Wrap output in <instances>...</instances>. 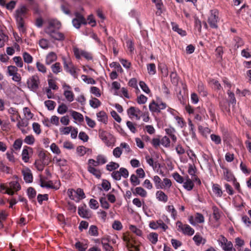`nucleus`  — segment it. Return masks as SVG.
<instances>
[{
    "label": "nucleus",
    "instance_id": "f257e3e1",
    "mask_svg": "<svg viewBox=\"0 0 251 251\" xmlns=\"http://www.w3.org/2000/svg\"><path fill=\"white\" fill-rule=\"evenodd\" d=\"M61 26L59 21L56 19H50L48 25L45 28V32L52 40L62 41L65 39L64 33L58 31Z\"/></svg>",
    "mask_w": 251,
    "mask_h": 251
},
{
    "label": "nucleus",
    "instance_id": "f03ea898",
    "mask_svg": "<svg viewBox=\"0 0 251 251\" xmlns=\"http://www.w3.org/2000/svg\"><path fill=\"white\" fill-rule=\"evenodd\" d=\"M62 59L66 71L69 73L74 78H77L76 68L73 65L71 58L69 56H62Z\"/></svg>",
    "mask_w": 251,
    "mask_h": 251
},
{
    "label": "nucleus",
    "instance_id": "7ed1b4c3",
    "mask_svg": "<svg viewBox=\"0 0 251 251\" xmlns=\"http://www.w3.org/2000/svg\"><path fill=\"white\" fill-rule=\"evenodd\" d=\"M67 195L71 200L77 202L85 198L83 190L80 188H77L76 190L69 189Z\"/></svg>",
    "mask_w": 251,
    "mask_h": 251
},
{
    "label": "nucleus",
    "instance_id": "20e7f679",
    "mask_svg": "<svg viewBox=\"0 0 251 251\" xmlns=\"http://www.w3.org/2000/svg\"><path fill=\"white\" fill-rule=\"evenodd\" d=\"M99 137L107 147H113L114 146L116 139L114 136L105 131H101L99 133Z\"/></svg>",
    "mask_w": 251,
    "mask_h": 251
},
{
    "label": "nucleus",
    "instance_id": "39448f33",
    "mask_svg": "<svg viewBox=\"0 0 251 251\" xmlns=\"http://www.w3.org/2000/svg\"><path fill=\"white\" fill-rule=\"evenodd\" d=\"M176 226L177 230L185 235L190 236L194 234L195 230L193 228L187 224H183L181 221H178Z\"/></svg>",
    "mask_w": 251,
    "mask_h": 251
},
{
    "label": "nucleus",
    "instance_id": "423d86ee",
    "mask_svg": "<svg viewBox=\"0 0 251 251\" xmlns=\"http://www.w3.org/2000/svg\"><path fill=\"white\" fill-rule=\"evenodd\" d=\"M8 186V190H7L6 194L9 195H13L16 192L21 189V186L19 183V178L16 176L14 179L9 183Z\"/></svg>",
    "mask_w": 251,
    "mask_h": 251
},
{
    "label": "nucleus",
    "instance_id": "0eeeda50",
    "mask_svg": "<svg viewBox=\"0 0 251 251\" xmlns=\"http://www.w3.org/2000/svg\"><path fill=\"white\" fill-rule=\"evenodd\" d=\"M217 241L219 246L224 251H232L233 250V244L232 242L228 241L225 237L223 235L220 236ZM235 251V250L234 249Z\"/></svg>",
    "mask_w": 251,
    "mask_h": 251
},
{
    "label": "nucleus",
    "instance_id": "6e6552de",
    "mask_svg": "<svg viewBox=\"0 0 251 251\" xmlns=\"http://www.w3.org/2000/svg\"><path fill=\"white\" fill-rule=\"evenodd\" d=\"M219 21V12L216 10H211L208 19V23L210 27L213 28L218 27L217 23Z\"/></svg>",
    "mask_w": 251,
    "mask_h": 251
},
{
    "label": "nucleus",
    "instance_id": "1a4fd4ad",
    "mask_svg": "<svg viewBox=\"0 0 251 251\" xmlns=\"http://www.w3.org/2000/svg\"><path fill=\"white\" fill-rule=\"evenodd\" d=\"M73 52L75 57L79 59L83 57L88 60H91L93 59L92 54L85 50H80L77 47L73 48Z\"/></svg>",
    "mask_w": 251,
    "mask_h": 251
},
{
    "label": "nucleus",
    "instance_id": "9d476101",
    "mask_svg": "<svg viewBox=\"0 0 251 251\" xmlns=\"http://www.w3.org/2000/svg\"><path fill=\"white\" fill-rule=\"evenodd\" d=\"M39 83V78L37 75H32L27 81L28 88L34 92L38 89Z\"/></svg>",
    "mask_w": 251,
    "mask_h": 251
},
{
    "label": "nucleus",
    "instance_id": "9b49d317",
    "mask_svg": "<svg viewBox=\"0 0 251 251\" xmlns=\"http://www.w3.org/2000/svg\"><path fill=\"white\" fill-rule=\"evenodd\" d=\"M149 226L151 229L156 230L161 228L164 231H165L168 228V226L161 219L151 221L149 223Z\"/></svg>",
    "mask_w": 251,
    "mask_h": 251
},
{
    "label": "nucleus",
    "instance_id": "f8f14e48",
    "mask_svg": "<svg viewBox=\"0 0 251 251\" xmlns=\"http://www.w3.org/2000/svg\"><path fill=\"white\" fill-rule=\"evenodd\" d=\"M64 90L63 95L69 102H72L74 100L75 95L71 90L72 88L70 86L66 84H64L62 86Z\"/></svg>",
    "mask_w": 251,
    "mask_h": 251
},
{
    "label": "nucleus",
    "instance_id": "ddd939ff",
    "mask_svg": "<svg viewBox=\"0 0 251 251\" xmlns=\"http://www.w3.org/2000/svg\"><path fill=\"white\" fill-rule=\"evenodd\" d=\"M127 113L130 119L134 118L139 120L140 119L142 112L138 108L131 106L127 109Z\"/></svg>",
    "mask_w": 251,
    "mask_h": 251
},
{
    "label": "nucleus",
    "instance_id": "4468645a",
    "mask_svg": "<svg viewBox=\"0 0 251 251\" xmlns=\"http://www.w3.org/2000/svg\"><path fill=\"white\" fill-rule=\"evenodd\" d=\"M221 168L223 171L222 174V180H224L228 182H231L235 180V178L231 171L224 166H222Z\"/></svg>",
    "mask_w": 251,
    "mask_h": 251
},
{
    "label": "nucleus",
    "instance_id": "2eb2a0df",
    "mask_svg": "<svg viewBox=\"0 0 251 251\" xmlns=\"http://www.w3.org/2000/svg\"><path fill=\"white\" fill-rule=\"evenodd\" d=\"M72 23L74 27L78 29L81 25H86L87 23L82 15L76 13L75 18L73 20Z\"/></svg>",
    "mask_w": 251,
    "mask_h": 251
},
{
    "label": "nucleus",
    "instance_id": "dca6fc26",
    "mask_svg": "<svg viewBox=\"0 0 251 251\" xmlns=\"http://www.w3.org/2000/svg\"><path fill=\"white\" fill-rule=\"evenodd\" d=\"M78 215L83 218H89L91 217L90 211L87 209L86 205L79 206L78 208Z\"/></svg>",
    "mask_w": 251,
    "mask_h": 251
},
{
    "label": "nucleus",
    "instance_id": "f3484780",
    "mask_svg": "<svg viewBox=\"0 0 251 251\" xmlns=\"http://www.w3.org/2000/svg\"><path fill=\"white\" fill-rule=\"evenodd\" d=\"M27 12V8L24 5L18 8L15 11V17L16 19H24Z\"/></svg>",
    "mask_w": 251,
    "mask_h": 251
},
{
    "label": "nucleus",
    "instance_id": "a211bd4d",
    "mask_svg": "<svg viewBox=\"0 0 251 251\" xmlns=\"http://www.w3.org/2000/svg\"><path fill=\"white\" fill-rule=\"evenodd\" d=\"M22 174L25 181L27 183H30L32 181L33 176L31 170L28 168H25L22 170Z\"/></svg>",
    "mask_w": 251,
    "mask_h": 251
},
{
    "label": "nucleus",
    "instance_id": "6ab92c4d",
    "mask_svg": "<svg viewBox=\"0 0 251 251\" xmlns=\"http://www.w3.org/2000/svg\"><path fill=\"white\" fill-rule=\"evenodd\" d=\"M97 120L106 125L108 123V116L104 111H100L96 114Z\"/></svg>",
    "mask_w": 251,
    "mask_h": 251
},
{
    "label": "nucleus",
    "instance_id": "aec40b11",
    "mask_svg": "<svg viewBox=\"0 0 251 251\" xmlns=\"http://www.w3.org/2000/svg\"><path fill=\"white\" fill-rule=\"evenodd\" d=\"M212 190L215 196L218 198L222 197L223 191L221 186L217 184L214 183L212 185Z\"/></svg>",
    "mask_w": 251,
    "mask_h": 251
},
{
    "label": "nucleus",
    "instance_id": "412c9836",
    "mask_svg": "<svg viewBox=\"0 0 251 251\" xmlns=\"http://www.w3.org/2000/svg\"><path fill=\"white\" fill-rule=\"evenodd\" d=\"M123 240L126 243L128 248L134 247V241L132 236L129 234H125L123 235Z\"/></svg>",
    "mask_w": 251,
    "mask_h": 251
},
{
    "label": "nucleus",
    "instance_id": "4be33fe9",
    "mask_svg": "<svg viewBox=\"0 0 251 251\" xmlns=\"http://www.w3.org/2000/svg\"><path fill=\"white\" fill-rule=\"evenodd\" d=\"M156 199L159 201L164 203L166 202L168 200V197L164 192L162 191H157L155 194Z\"/></svg>",
    "mask_w": 251,
    "mask_h": 251
},
{
    "label": "nucleus",
    "instance_id": "5701e85b",
    "mask_svg": "<svg viewBox=\"0 0 251 251\" xmlns=\"http://www.w3.org/2000/svg\"><path fill=\"white\" fill-rule=\"evenodd\" d=\"M29 150L32 151V149L31 148L27 146H25L22 151V158L23 161L25 163H27L29 161Z\"/></svg>",
    "mask_w": 251,
    "mask_h": 251
},
{
    "label": "nucleus",
    "instance_id": "b1692460",
    "mask_svg": "<svg viewBox=\"0 0 251 251\" xmlns=\"http://www.w3.org/2000/svg\"><path fill=\"white\" fill-rule=\"evenodd\" d=\"M133 193L134 195H138L142 198H146L148 195L147 191L142 187H136L133 192Z\"/></svg>",
    "mask_w": 251,
    "mask_h": 251
},
{
    "label": "nucleus",
    "instance_id": "393cba45",
    "mask_svg": "<svg viewBox=\"0 0 251 251\" xmlns=\"http://www.w3.org/2000/svg\"><path fill=\"white\" fill-rule=\"evenodd\" d=\"M40 186L43 188L58 189V187L54 186L51 181H47L43 178L40 179Z\"/></svg>",
    "mask_w": 251,
    "mask_h": 251
},
{
    "label": "nucleus",
    "instance_id": "a878e982",
    "mask_svg": "<svg viewBox=\"0 0 251 251\" xmlns=\"http://www.w3.org/2000/svg\"><path fill=\"white\" fill-rule=\"evenodd\" d=\"M148 240L153 245H155L158 240V234L156 232H151L147 235Z\"/></svg>",
    "mask_w": 251,
    "mask_h": 251
},
{
    "label": "nucleus",
    "instance_id": "bb28decb",
    "mask_svg": "<svg viewBox=\"0 0 251 251\" xmlns=\"http://www.w3.org/2000/svg\"><path fill=\"white\" fill-rule=\"evenodd\" d=\"M171 25L172 27V29L176 32L178 34H179L181 36H185L186 35V32L185 30H183L182 28L179 27L177 24H176L175 22L171 23Z\"/></svg>",
    "mask_w": 251,
    "mask_h": 251
},
{
    "label": "nucleus",
    "instance_id": "cd10ccee",
    "mask_svg": "<svg viewBox=\"0 0 251 251\" xmlns=\"http://www.w3.org/2000/svg\"><path fill=\"white\" fill-rule=\"evenodd\" d=\"M165 209L166 211L171 214V217L176 220L177 217V211L173 205H168L166 206Z\"/></svg>",
    "mask_w": 251,
    "mask_h": 251
},
{
    "label": "nucleus",
    "instance_id": "c85d7f7f",
    "mask_svg": "<svg viewBox=\"0 0 251 251\" xmlns=\"http://www.w3.org/2000/svg\"><path fill=\"white\" fill-rule=\"evenodd\" d=\"M57 59V55L55 53L50 52L49 53L46 58V63L50 65Z\"/></svg>",
    "mask_w": 251,
    "mask_h": 251
},
{
    "label": "nucleus",
    "instance_id": "c756f323",
    "mask_svg": "<svg viewBox=\"0 0 251 251\" xmlns=\"http://www.w3.org/2000/svg\"><path fill=\"white\" fill-rule=\"evenodd\" d=\"M183 186L185 189L190 191L193 188L194 183L188 177H186L183 181Z\"/></svg>",
    "mask_w": 251,
    "mask_h": 251
},
{
    "label": "nucleus",
    "instance_id": "7c9ffc66",
    "mask_svg": "<svg viewBox=\"0 0 251 251\" xmlns=\"http://www.w3.org/2000/svg\"><path fill=\"white\" fill-rule=\"evenodd\" d=\"M188 128L190 132V134L191 135L192 138L196 137V130L194 124L190 119H188Z\"/></svg>",
    "mask_w": 251,
    "mask_h": 251
},
{
    "label": "nucleus",
    "instance_id": "2f4dec72",
    "mask_svg": "<svg viewBox=\"0 0 251 251\" xmlns=\"http://www.w3.org/2000/svg\"><path fill=\"white\" fill-rule=\"evenodd\" d=\"M194 241L197 246L204 244L206 240L199 234H196L193 238Z\"/></svg>",
    "mask_w": 251,
    "mask_h": 251
},
{
    "label": "nucleus",
    "instance_id": "473e14b6",
    "mask_svg": "<svg viewBox=\"0 0 251 251\" xmlns=\"http://www.w3.org/2000/svg\"><path fill=\"white\" fill-rule=\"evenodd\" d=\"M172 183L171 180L167 178H165L163 179V181L162 182L161 187L160 189H169L172 186Z\"/></svg>",
    "mask_w": 251,
    "mask_h": 251
},
{
    "label": "nucleus",
    "instance_id": "72a5a7b5",
    "mask_svg": "<svg viewBox=\"0 0 251 251\" xmlns=\"http://www.w3.org/2000/svg\"><path fill=\"white\" fill-rule=\"evenodd\" d=\"M71 116L76 121L81 122L83 120V115L76 111L72 110L71 111Z\"/></svg>",
    "mask_w": 251,
    "mask_h": 251
},
{
    "label": "nucleus",
    "instance_id": "f704fd0d",
    "mask_svg": "<svg viewBox=\"0 0 251 251\" xmlns=\"http://www.w3.org/2000/svg\"><path fill=\"white\" fill-rule=\"evenodd\" d=\"M88 171L94 175L96 177L99 178L101 176L100 171L94 167H87Z\"/></svg>",
    "mask_w": 251,
    "mask_h": 251
},
{
    "label": "nucleus",
    "instance_id": "c9c22d12",
    "mask_svg": "<svg viewBox=\"0 0 251 251\" xmlns=\"http://www.w3.org/2000/svg\"><path fill=\"white\" fill-rule=\"evenodd\" d=\"M152 1L155 4L157 11L156 12V15H160L162 13V8L163 3L161 0H152Z\"/></svg>",
    "mask_w": 251,
    "mask_h": 251
},
{
    "label": "nucleus",
    "instance_id": "e433bc0d",
    "mask_svg": "<svg viewBox=\"0 0 251 251\" xmlns=\"http://www.w3.org/2000/svg\"><path fill=\"white\" fill-rule=\"evenodd\" d=\"M89 104L93 108H97L100 104V101L96 98H92L89 100Z\"/></svg>",
    "mask_w": 251,
    "mask_h": 251
},
{
    "label": "nucleus",
    "instance_id": "4c0bfd02",
    "mask_svg": "<svg viewBox=\"0 0 251 251\" xmlns=\"http://www.w3.org/2000/svg\"><path fill=\"white\" fill-rule=\"evenodd\" d=\"M2 27L0 25V48L4 46L5 42L7 40L8 37L2 32Z\"/></svg>",
    "mask_w": 251,
    "mask_h": 251
},
{
    "label": "nucleus",
    "instance_id": "58836bf2",
    "mask_svg": "<svg viewBox=\"0 0 251 251\" xmlns=\"http://www.w3.org/2000/svg\"><path fill=\"white\" fill-rule=\"evenodd\" d=\"M18 28L20 32L24 33L25 29V22L24 19H16Z\"/></svg>",
    "mask_w": 251,
    "mask_h": 251
},
{
    "label": "nucleus",
    "instance_id": "ea45409f",
    "mask_svg": "<svg viewBox=\"0 0 251 251\" xmlns=\"http://www.w3.org/2000/svg\"><path fill=\"white\" fill-rule=\"evenodd\" d=\"M24 143L28 145H32L34 144L35 139L33 135H28L25 137L24 140Z\"/></svg>",
    "mask_w": 251,
    "mask_h": 251
},
{
    "label": "nucleus",
    "instance_id": "a19ab883",
    "mask_svg": "<svg viewBox=\"0 0 251 251\" xmlns=\"http://www.w3.org/2000/svg\"><path fill=\"white\" fill-rule=\"evenodd\" d=\"M75 248L79 251H85L88 248L87 244L78 241L75 244Z\"/></svg>",
    "mask_w": 251,
    "mask_h": 251
},
{
    "label": "nucleus",
    "instance_id": "79ce46f5",
    "mask_svg": "<svg viewBox=\"0 0 251 251\" xmlns=\"http://www.w3.org/2000/svg\"><path fill=\"white\" fill-rule=\"evenodd\" d=\"M176 122V126L182 128L185 126V122L183 118L178 115L175 119Z\"/></svg>",
    "mask_w": 251,
    "mask_h": 251
},
{
    "label": "nucleus",
    "instance_id": "37998d69",
    "mask_svg": "<svg viewBox=\"0 0 251 251\" xmlns=\"http://www.w3.org/2000/svg\"><path fill=\"white\" fill-rule=\"evenodd\" d=\"M198 91L201 96H205L207 95V92L205 90L204 85L201 82H200L198 83Z\"/></svg>",
    "mask_w": 251,
    "mask_h": 251
},
{
    "label": "nucleus",
    "instance_id": "c03bdc74",
    "mask_svg": "<svg viewBox=\"0 0 251 251\" xmlns=\"http://www.w3.org/2000/svg\"><path fill=\"white\" fill-rule=\"evenodd\" d=\"M101 244L104 251H114L113 247L107 243V241L105 239H102Z\"/></svg>",
    "mask_w": 251,
    "mask_h": 251
},
{
    "label": "nucleus",
    "instance_id": "a18cd8bd",
    "mask_svg": "<svg viewBox=\"0 0 251 251\" xmlns=\"http://www.w3.org/2000/svg\"><path fill=\"white\" fill-rule=\"evenodd\" d=\"M119 164L117 163L114 162H110L106 166L107 170L109 171H112L118 168Z\"/></svg>",
    "mask_w": 251,
    "mask_h": 251
},
{
    "label": "nucleus",
    "instance_id": "49530a36",
    "mask_svg": "<svg viewBox=\"0 0 251 251\" xmlns=\"http://www.w3.org/2000/svg\"><path fill=\"white\" fill-rule=\"evenodd\" d=\"M22 144L23 140L20 138L17 139L14 142L13 145V149L15 151H19L22 147Z\"/></svg>",
    "mask_w": 251,
    "mask_h": 251
},
{
    "label": "nucleus",
    "instance_id": "de8ad7c7",
    "mask_svg": "<svg viewBox=\"0 0 251 251\" xmlns=\"http://www.w3.org/2000/svg\"><path fill=\"white\" fill-rule=\"evenodd\" d=\"M96 160L99 165L104 164L107 161L106 156L102 154L98 155L96 157Z\"/></svg>",
    "mask_w": 251,
    "mask_h": 251
},
{
    "label": "nucleus",
    "instance_id": "09e8293b",
    "mask_svg": "<svg viewBox=\"0 0 251 251\" xmlns=\"http://www.w3.org/2000/svg\"><path fill=\"white\" fill-rule=\"evenodd\" d=\"M23 57L25 62L30 64L33 61V57L32 56L26 52H24L23 54Z\"/></svg>",
    "mask_w": 251,
    "mask_h": 251
},
{
    "label": "nucleus",
    "instance_id": "8fccbe9b",
    "mask_svg": "<svg viewBox=\"0 0 251 251\" xmlns=\"http://www.w3.org/2000/svg\"><path fill=\"white\" fill-rule=\"evenodd\" d=\"M152 180L155 184L156 189H159L161 187L162 181L160 177L158 176H155L152 177Z\"/></svg>",
    "mask_w": 251,
    "mask_h": 251
},
{
    "label": "nucleus",
    "instance_id": "3c124183",
    "mask_svg": "<svg viewBox=\"0 0 251 251\" xmlns=\"http://www.w3.org/2000/svg\"><path fill=\"white\" fill-rule=\"evenodd\" d=\"M44 103L49 110H53L56 105L55 102L54 101L51 100H46Z\"/></svg>",
    "mask_w": 251,
    "mask_h": 251
},
{
    "label": "nucleus",
    "instance_id": "603ef678",
    "mask_svg": "<svg viewBox=\"0 0 251 251\" xmlns=\"http://www.w3.org/2000/svg\"><path fill=\"white\" fill-rule=\"evenodd\" d=\"M52 72L54 74H58L62 71V68L60 64L56 62L51 67Z\"/></svg>",
    "mask_w": 251,
    "mask_h": 251
},
{
    "label": "nucleus",
    "instance_id": "864d4df0",
    "mask_svg": "<svg viewBox=\"0 0 251 251\" xmlns=\"http://www.w3.org/2000/svg\"><path fill=\"white\" fill-rule=\"evenodd\" d=\"M148 73L150 75H153L156 73V67L154 64L150 63L147 65Z\"/></svg>",
    "mask_w": 251,
    "mask_h": 251
},
{
    "label": "nucleus",
    "instance_id": "5fc2aeb1",
    "mask_svg": "<svg viewBox=\"0 0 251 251\" xmlns=\"http://www.w3.org/2000/svg\"><path fill=\"white\" fill-rule=\"evenodd\" d=\"M149 109L152 112H159L158 103L152 101L149 105Z\"/></svg>",
    "mask_w": 251,
    "mask_h": 251
},
{
    "label": "nucleus",
    "instance_id": "6e6d98bb",
    "mask_svg": "<svg viewBox=\"0 0 251 251\" xmlns=\"http://www.w3.org/2000/svg\"><path fill=\"white\" fill-rule=\"evenodd\" d=\"M194 219L196 224L203 223L204 222V218L203 216L199 213H197L194 217Z\"/></svg>",
    "mask_w": 251,
    "mask_h": 251
},
{
    "label": "nucleus",
    "instance_id": "4d7b16f0",
    "mask_svg": "<svg viewBox=\"0 0 251 251\" xmlns=\"http://www.w3.org/2000/svg\"><path fill=\"white\" fill-rule=\"evenodd\" d=\"M23 112L25 118L29 120L31 119L33 117V114L31 112L30 110L28 107H25L23 109Z\"/></svg>",
    "mask_w": 251,
    "mask_h": 251
},
{
    "label": "nucleus",
    "instance_id": "13d9d810",
    "mask_svg": "<svg viewBox=\"0 0 251 251\" xmlns=\"http://www.w3.org/2000/svg\"><path fill=\"white\" fill-rule=\"evenodd\" d=\"M82 80L87 84H95L96 81L91 77H88L87 75H83L81 76Z\"/></svg>",
    "mask_w": 251,
    "mask_h": 251
},
{
    "label": "nucleus",
    "instance_id": "bf43d9fd",
    "mask_svg": "<svg viewBox=\"0 0 251 251\" xmlns=\"http://www.w3.org/2000/svg\"><path fill=\"white\" fill-rule=\"evenodd\" d=\"M188 166H188V173H189V174L190 175L192 176H194L193 179H195L196 178L195 173H196V167H195L194 163L193 164H189Z\"/></svg>",
    "mask_w": 251,
    "mask_h": 251
},
{
    "label": "nucleus",
    "instance_id": "052dcab7",
    "mask_svg": "<svg viewBox=\"0 0 251 251\" xmlns=\"http://www.w3.org/2000/svg\"><path fill=\"white\" fill-rule=\"evenodd\" d=\"M241 54L242 57L246 58H251V52L250 51V49L248 47L243 49L241 51Z\"/></svg>",
    "mask_w": 251,
    "mask_h": 251
},
{
    "label": "nucleus",
    "instance_id": "680f3d73",
    "mask_svg": "<svg viewBox=\"0 0 251 251\" xmlns=\"http://www.w3.org/2000/svg\"><path fill=\"white\" fill-rule=\"evenodd\" d=\"M40 47L44 49H47L49 46V42L47 39H41L39 42Z\"/></svg>",
    "mask_w": 251,
    "mask_h": 251
},
{
    "label": "nucleus",
    "instance_id": "e2e57ef3",
    "mask_svg": "<svg viewBox=\"0 0 251 251\" xmlns=\"http://www.w3.org/2000/svg\"><path fill=\"white\" fill-rule=\"evenodd\" d=\"M73 126H64L60 128L59 130L60 133L63 135H68L72 131V128Z\"/></svg>",
    "mask_w": 251,
    "mask_h": 251
},
{
    "label": "nucleus",
    "instance_id": "0e129e2a",
    "mask_svg": "<svg viewBox=\"0 0 251 251\" xmlns=\"http://www.w3.org/2000/svg\"><path fill=\"white\" fill-rule=\"evenodd\" d=\"M139 86L141 89L146 94H149L151 92L150 89H149L148 85L143 81L139 82Z\"/></svg>",
    "mask_w": 251,
    "mask_h": 251
},
{
    "label": "nucleus",
    "instance_id": "69168bd1",
    "mask_svg": "<svg viewBox=\"0 0 251 251\" xmlns=\"http://www.w3.org/2000/svg\"><path fill=\"white\" fill-rule=\"evenodd\" d=\"M13 59L18 67L22 68L23 67V62L20 56H15Z\"/></svg>",
    "mask_w": 251,
    "mask_h": 251
},
{
    "label": "nucleus",
    "instance_id": "338daca9",
    "mask_svg": "<svg viewBox=\"0 0 251 251\" xmlns=\"http://www.w3.org/2000/svg\"><path fill=\"white\" fill-rule=\"evenodd\" d=\"M129 229L133 233H134L136 235L139 236H141L142 235V231L139 228H138L136 226L130 225L129 226Z\"/></svg>",
    "mask_w": 251,
    "mask_h": 251
},
{
    "label": "nucleus",
    "instance_id": "774afa93",
    "mask_svg": "<svg viewBox=\"0 0 251 251\" xmlns=\"http://www.w3.org/2000/svg\"><path fill=\"white\" fill-rule=\"evenodd\" d=\"M67 106L66 104L62 103L59 105L57 108V112L60 114H64L67 111Z\"/></svg>",
    "mask_w": 251,
    "mask_h": 251
}]
</instances>
